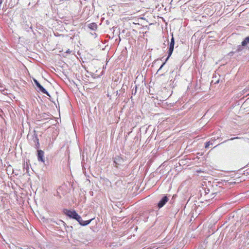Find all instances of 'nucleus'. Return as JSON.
<instances>
[{
    "label": "nucleus",
    "instance_id": "f257e3e1",
    "mask_svg": "<svg viewBox=\"0 0 249 249\" xmlns=\"http://www.w3.org/2000/svg\"><path fill=\"white\" fill-rule=\"evenodd\" d=\"M64 212L65 214L70 217V218L76 220L82 226H86L89 224L91 221L93 219L91 218L89 220L84 221L83 220L81 216L78 214V213L74 210H69L65 209Z\"/></svg>",
    "mask_w": 249,
    "mask_h": 249
},
{
    "label": "nucleus",
    "instance_id": "f03ea898",
    "mask_svg": "<svg viewBox=\"0 0 249 249\" xmlns=\"http://www.w3.org/2000/svg\"><path fill=\"white\" fill-rule=\"evenodd\" d=\"M114 162L116 166L118 168L124 167L126 164V160H124V159L119 156H117L115 158Z\"/></svg>",
    "mask_w": 249,
    "mask_h": 249
},
{
    "label": "nucleus",
    "instance_id": "7ed1b4c3",
    "mask_svg": "<svg viewBox=\"0 0 249 249\" xmlns=\"http://www.w3.org/2000/svg\"><path fill=\"white\" fill-rule=\"evenodd\" d=\"M174 44H175V41H174V38L173 37H172L170 44V47L168 51V56L166 58V60L169 59V58L170 57V56L172 55V53L174 50Z\"/></svg>",
    "mask_w": 249,
    "mask_h": 249
},
{
    "label": "nucleus",
    "instance_id": "20e7f679",
    "mask_svg": "<svg viewBox=\"0 0 249 249\" xmlns=\"http://www.w3.org/2000/svg\"><path fill=\"white\" fill-rule=\"evenodd\" d=\"M169 199L166 196H163L158 203L159 208L162 207L168 201Z\"/></svg>",
    "mask_w": 249,
    "mask_h": 249
},
{
    "label": "nucleus",
    "instance_id": "39448f33",
    "mask_svg": "<svg viewBox=\"0 0 249 249\" xmlns=\"http://www.w3.org/2000/svg\"><path fill=\"white\" fill-rule=\"evenodd\" d=\"M37 158L38 160L39 161H41L42 162H44V159H43V156H44V152L41 150H38L37 151Z\"/></svg>",
    "mask_w": 249,
    "mask_h": 249
},
{
    "label": "nucleus",
    "instance_id": "423d86ee",
    "mask_svg": "<svg viewBox=\"0 0 249 249\" xmlns=\"http://www.w3.org/2000/svg\"><path fill=\"white\" fill-rule=\"evenodd\" d=\"M242 43V46H245V47L247 46V45L249 44V36L246 37Z\"/></svg>",
    "mask_w": 249,
    "mask_h": 249
},
{
    "label": "nucleus",
    "instance_id": "0eeeda50",
    "mask_svg": "<svg viewBox=\"0 0 249 249\" xmlns=\"http://www.w3.org/2000/svg\"><path fill=\"white\" fill-rule=\"evenodd\" d=\"M39 90L41 91L44 94H45L47 95L48 96H50V95L48 93V92L42 86L41 88L39 89Z\"/></svg>",
    "mask_w": 249,
    "mask_h": 249
},
{
    "label": "nucleus",
    "instance_id": "6e6552de",
    "mask_svg": "<svg viewBox=\"0 0 249 249\" xmlns=\"http://www.w3.org/2000/svg\"><path fill=\"white\" fill-rule=\"evenodd\" d=\"M96 27L97 25L95 23H92L89 25V27L92 30H94L96 28Z\"/></svg>",
    "mask_w": 249,
    "mask_h": 249
},
{
    "label": "nucleus",
    "instance_id": "1a4fd4ad",
    "mask_svg": "<svg viewBox=\"0 0 249 249\" xmlns=\"http://www.w3.org/2000/svg\"><path fill=\"white\" fill-rule=\"evenodd\" d=\"M245 46H242V43H241V45H238L237 47L236 52H240L242 51L244 47H245Z\"/></svg>",
    "mask_w": 249,
    "mask_h": 249
},
{
    "label": "nucleus",
    "instance_id": "9d476101",
    "mask_svg": "<svg viewBox=\"0 0 249 249\" xmlns=\"http://www.w3.org/2000/svg\"><path fill=\"white\" fill-rule=\"evenodd\" d=\"M34 81L35 84L36 85V87L38 88V89H39L41 88V87H42V86L36 79H34Z\"/></svg>",
    "mask_w": 249,
    "mask_h": 249
},
{
    "label": "nucleus",
    "instance_id": "9b49d317",
    "mask_svg": "<svg viewBox=\"0 0 249 249\" xmlns=\"http://www.w3.org/2000/svg\"><path fill=\"white\" fill-rule=\"evenodd\" d=\"M212 144H213V143L211 141H209V142H206V145H205V148H208V147H209V146L210 145H212Z\"/></svg>",
    "mask_w": 249,
    "mask_h": 249
},
{
    "label": "nucleus",
    "instance_id": "f8f14e48",
    "mask_svg": "<svg viewBox=\"0 0 249 249\" xmlns=\"http://www.w3.org/2000/svg\"><path fill=\"white\" fill-rule=\"evenodd\" d=\"M165 62L163 63L162 64V65L160 66V69H159V71H160L162 68V67L163 66V65L165 64Z\"/></svg>",
    "mask_w": 249,
    "mask_h": 249
},
{
    "label": "nucleus",
    "instance_id": "ddd939ff",
    "mask_svg": "<svg viewBox=\"0 0 249 249\" xmlns=\"http://www.w3.org/2000/svg\"><path fill=\"white\" fill-rule=\"evenodd\" d=\"M71 51H70L69 49H68L67 51H66V53H70Z\"/></svg>",
    "mask_w": 249,
    "mask_h": 249
},
{
    "label": "nucleus",
    "instance_id": "4468645a",
    "mask_svg": "<svg viewBox=\"0 0 249 249\" xmlns=\"http://www.w3.org/2000/svg\"><path fill=\"white\" fill-rule=\"evenodd\" d=\"M237 138H238L237 137H236V138H232L231 139V140H232L233 139H237Z\"/></svg>",
    "mask_w": 249,
    "mask_h": 249
}]
</instances>
